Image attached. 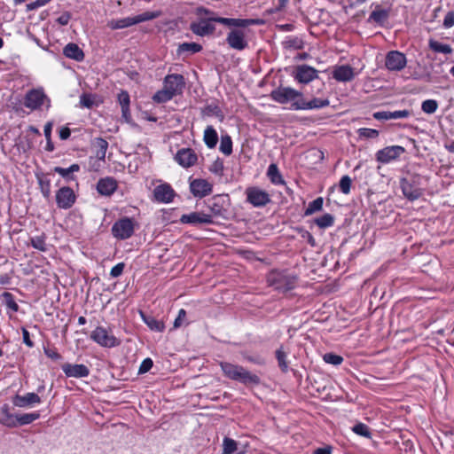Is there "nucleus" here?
Wrapping results in <instances>:
<instances>
[{
	"mask_svg": "<svg viewBox=\"0 0 454 454\" xmlns=\"http://www.w3.org/2000/svg\"><path fill=\"white\" fill-rule=\"evenodd\" d=\"M215 21L227 27H247L252 25H262L264 21L261 19H234L222 17H209L201 19L198 22H192L190 25L191 31L199 36H206L212 35L215 27L211 23Z\"/></svg>",
	"mask_w": 454,
	"mask_h": 454,
	"instance_id": "nucleus-1",
	"label": "nucleus"
},
{
	"mask_svg": "<svg viewBox=\"0 0 454 454\" xmlns=\"http://www.w3.org/2000/svg\"><path fill=\"white\" fill-rule=\"evenodd\" d=\"M219 365L223 375L235 381H239L246 386H257L261 383L260 377L252 373L241 365L228 362H220Z\"/></svg>",
	"mask_w": 454,
	"mask_h": 454,
	"instance_id": "nucleus-2",
	"label": "nucleus"
},
{
	"mask_svg": "<svg viewBox=\"0 0 454 454\" xmlns=\"http://www.w3.org/2000/svg\"><path fill=\"white\" fill-rule=\"evenodd\" d=\"M160 14L161 12L159 11L145 12L143 13L132 17L110 20L107 21L106 26L108 28L112 30L123 29L139 24L141 22L154 20L160 17Z\"/></svg>",
	"mask_w": 454,
	"mask_h": 454,
	"instance_id": "nucleus-3",
	"label": "nucleus"
},
{
	"mask_svg": "<svg viewBox=\"0 0 454 454\" xmlns=\"http://www.w3.org/2000/svg\"><path fill=\"white\" fill-rule=\"evenodd\" d=\"M422 176L418 174L411 175L407 177H403L400 180V187L402 189L403 196L411 200L414 201L420 198L423 194Z\"/></svg>",
	"mask_w": 454,
	"mask_h": 454,
	"instance_id": "nucleus-4",
	"label": "nucleus"
},
{
	"mask_svg": "<svg viewBox=\"0 0 454 454\" xmlns=\"http://www.w3.org/2000/svg\"><path fill=\"white\" fill-rule=\"evenodd\" d=\"M267 281L275 290L286 293L295 287L296 277L280 271H271Z\"/></svg>",
	"mask_w": 454,
	"mask_h": 454,
	"instance_id": "nucleus-5",
	"label": "nucleus"
},
{
	"mask_svg": "<svg viewBox=\"0 0 454 454\" xmlns=\"http://www.w3.org/2000/svg\"><path fill=\"white\" fill-rule=\"evenodd\" d=\"M270 97L272 100L278 104H288L292 103V108L294 109V103L299 102L300 98H302V93L291 87L280 86L273 90Z\"/></svg>",
	"mask_w": 454,
	"mask_h": 454,
	"instance_id": "nucleus-6",
	"label": "nucleus"
},
{
	"mask_svg": "<svg viewBox=\"0 0 454 454\" xmlns=\"http://www.w3.org/2000/svg\"><path fill=\"white\" fill-rule=\"evenodd\" d=\"M111 231L117 239H128L134 234L135 221L127 216L122 217L113 224Z\"/></svg>",
	"mask_w": 454,
	"mask_h": 454,
	"instance_id": "nucleus-7",
	"label": "nucleus"
},
{
	"mask_svg": "<svg viewBox=\"0 0 454 454\" xmlns=\"http://www.w3.org/2000/svg\"><path fill=\"white\" fill-rule=\"evenodd\" d=\"M245 194L247 202L254 207H263L271 201L270 194L257 186L247 187Z\"/></svg>",
	"mask_w": 454,
	"mask_h": 454,
	"instance_id": "nucleus-8",
	"label": "nucleus"
},
{
	"mask_svg": "<svg viewBox=\"0 0 454 454\" xmlns=\"http://www.w3.org/2000/svg\"><path fill=\"white\" fill-rule=\"evenodd\" d=\"M90 339L105 348H114L120 345L121 341L111 334L105 327L98 326L90 333Z\"/></svg>",
	"mask_w": 454,
	"mask_h": 454,
	"instance_id": "nucleus-9",
	"label": "nucleus"
},
{
	"mask_svg": "<svg viewBox=\"0 0 454 454\" xmlns=\"http://www.w3.org/2000/svg\"><path fill=\"white\" fill-rule=\"evenodd\" d=\"M371 7L373 10L369 15L367 22L383 27L390 17L391 7L375 3L372 4Z\"/></svg>",
	"mask_w": 454,
	"mask_h": 454,
	"instance_id": "nucleus-10",
	"label": "nucleus"
},
{
	"mask_svg": "<svg viewBox=\"0 0 454 454\" xmlns=\"http://www.w3.org/2000/svg\"><path fill=\"white\" fill-rule=\"evenodd\" d=\"M317 74L318 71L316 68L303 64L294 67L292 76L297 82L308 84L317 78Z\"/></svg>",
	"mask_w": 454,
	"mask_h": 454,
	"instance_id": "nucleus-11",
	"label": "nucleus"
},
{
	"mask_svg": "<svg viewBox=\"0 0 454 454\" xmlns=\"http://www.w3.org/2000/svg\"><path fill=\"white\" fill-rule=\"evenodd\" d=\"M226 36V43L234 50L243 51L248 46L244 30L241 27H232Z\"/></svg>",
	"mask_w": 454,
	"mask_h": 454,
	"instance_id": "nucleus-12",
	"label": "nucleus"
},
{
	"mask_svg": "<svg viewBox=\"0 0 454 454\" xmlns=\"http://www.w3.org/2000/svg\"><path fill=\"white\" fill-rule=\"evenodd\" d=\"M229 197L228 195H216L209 200V208L211 215L226 218L228 213Z\"/></svg>",
	"mask_w": 454,
	"mask_h": 454,
	"instance_id": "nucleus-13",
	"label": "nucleus"
},
{
	"mask_svg": "<svg viewBox=\"0 0 454 454\" xmlns=\"http://www.w3.org/2000/svg\"><path fill=\"white\" fill-rule=\"evenodd\" d=\"M404 152L405 149L401 145L387 146L376 153V160L380 163L387 164L394 160H396Z\"/></svg>",
	"mask_w": 454,
	"mask_h": 454,
	"instance_id": "nucleus-14",
	"label": "nucleus"
},
{
	"mask_svg": "<svg viewBox=\"0 0 454 454\" xmlns=\"http://www.w3.org/2000/svg\"><path fill=\"white\" fill-rule=\"evenodd\" d=\"M407 64L406 57L397 51H389L385 59V66L389 71H401Z\"/></svg>",
	"mask_w": 454,
	"mask_h": 454,
	"instance_id": "nucleus-15",
	"label": "nucleus"
},
{
	"mask_svg": "<svg viewBox=\"0 0 454 454\" xmlns=\"http://www.w3.org/2000/svg\"><path fill=\"white\" fill-rule=\"evenodd\" d=\"M76 200L74 191L67 186L60 188L56 193V203L59 208L72 207Z\"/></svg>",
	"mask_w": 454,
	"mask_h": 454,
	"instance_id": "nucleus-16",
	"label": "nucleus"
},
{
	"mask_svg": "<svg viewBox=\"0 0 454 454\" xmlns=\"http://www.w3.org/2000/svg\"><path fill=\"white\" fill-rule=\"evenodd\" d=\"M185 86L184 78L182 74H168L164 78V87L174 96L181 94Z\"/></svg>",
	"mask_w": 454,
	"mask_h": 454,
	"instance_id": "nucleus-17",
	"label": "nucleus"
},
{
	"mask_svg": "<svg viewBox=\"0 0 454 454\" xmlns=\"http://www.w3.org/2000/svg\"><path fill=\"white\" fill-rule=\"evenodd\" d=\"M45 100H47L48 103L50 102L43 90H31L25 96L24 106L31 110H35L41 107Z\"/></svg>",
	"mask_w": 454,
	"mask_h": 454,
	"instance_id": "nucleus-18",
	"label": "nucleus"
},
{
	"mask_svg": "<svg viewBox=\"0 0 454 454\" xmlns=\"http://www.w3.org/2000/svg\"><path fill=\"white\" fill-rule=\"evenodd\" d=\"M41 403V397L33 392H28L23 395H16L12 398L13 405L19 408H31Z\"/></svg>",
	"mask_w": 454,
	"mask_h": 454,
	"instance_id": "nucleus-19",
	"label": "nucleus"
},
{
	"mask_svg": "<svg viewBox=\"0 0 454 454\" xmlns=\"http://www.w3.org/2000/svg\"><path fill=\"white\" fill-rule=\"evenodd\" d=\"M61 369L68 378H85L90 375V369L84 364H62Z\"/></svg>",
	"mask_w": 454,
	"mask_h": 454,
	"instance_id": "nucleus-20",
	"label": "nucleus"
},
{
	"mask_svg": "<svg viewBox=\"0 0 454 454\" xmlns=\"http://www.w3.org/2000/svg\"><path fill=\"white\" fill-rule=\"evenodd\" d=\"M175 195V191L168 184H159L153 190L154 200L160 203H170Z\"/></svg>",
	"mask_w": 454,
	"mask_h": 454,
	"instance_id": "nucleus-21",
	"label": "nucleus"
},
{
	"mask_svg": "<svg viewBox=\"0 0 454 454\" xmlns=\"http://www.w3.org/2000/svg\"><path fill=\"white\" fill-rule=\"evenodd\" d=\"M213 185L206 179H194L190 184L191 192L194 197L203 198L212 192Z\"/></svg>",
	"mask_w": 454,
	"mask_h": 454,
	"instance_id": "nucleus-22",
	"label": "nucleus"
},
{
	"mask_svg": "<svg viewBox=\"0 0 454 454\" xmlns=\"http://www.w3.org/2000/svg\"><path fill=\"white\" fill-rule=\"evenodd\" d=\"M180 222L185 224H202V223H213V218L211 215L205 214L202 212H192L190 214L183 215L180 218Z\"/></svg>",
	"mask_w": 454,
	"mask_h": 454,
	"instance_id": "nucleus-23",
	"label": "nucleus"
},
{
	"mask_svg": "<svg viewBox=\"0 0 454 454\" xmlns=\"http://www.w3.org/2000/svg\"><path fill=\"white\" fill-rule=\"evenodd\" d=\"M175 160L180 166L190 168L197 162L198 157L192 149L183 148L177 151Z\"/></svg>",
	"mask_w": 454,
	"mask_h": 454,
	"instance_id": "nucleus-24",
	"label": "nucleus"
},
{
	"mask_svg": "<svg viewBox=\"0 0 454 454\" xmlns=\"http://www.w3.org/2000/svg\"><path fill=\"white\" fill-rule=\"evenodd\" d=\"M330 101L325 98H314L309 101H306L303 97L300 98L299 102L294 103V110H311L320 109L328 106Z\"/></svg>",
	"mask_w": 454,
	"mask_h": 454,
	"instance_id": "nucleus-25",
	"label": "nucleus"
},
{
	"mask_svg": "<svg viewBox=\"0 0 454 454\" xmlns=\"http://www.w3.org/2000/svg\"><path fill=\"white\" fill-rule=\"evenodd\" d=\"M333 78L341 82H350L355 78L354 68L349 65L337 66L333 71Z\"/></svg>",
	"mask_w": 454,
	"mask_h": 454,
	"instance_id": "nucleus-26",
	"label": "nucleus"
},
{
	"mask_svg": "<svg viewBox=\"0 0 454 454\" xmlns=\"http://www.w3.org/2000/svg\"><path fill=\"white\" fill-rule=\"evenodd\" d=\"M118 184L113 177H105L98 180L97 191L104 196H111L117 189Z\"/></svg>",
	"mask_w": 454,
	"mask_h": 454,
	"instance_id": "nucleus-27",
	"label": "nucleus"
},
{
	"mask_svg": "<svg viewBox=\"0 0 454 454\" xmlns=\"http://www.w3.org/2000/svg\"><path fill=\"white\" fill-rule=\"evenodd\" d=\"M245 448L240 447V444L236 440L225 436L223 439L222 454H246Z\"/></svg>",
	"mask_w": 454,
	"mask_h": 454,
	"instance_id": "nucleus-28",
	"label": "nucleus"
},
{
	"mask_svg": "<svg viewBox=\"0 0 454 454\" xmlns=\"http://www.w3.org/2000/svg\"><path fill=\"white\" fill-rule=\"evenodd\" d=\"M411 116V111L409 110H397V111H380L373 114V117L376 120H392V119H405Z\"/></svg>",
	"mask_w": 454,
	"mask_h": 454,
	"instance_id": "nucleus-29",
	"label": "nucleus"
},
{
	"mask_svg": "<svg viewBox=\"0 0 454 454\" xmlns=\"http://www.w3.org/2000/svg\"><path fill=\"white\" fill-rule=\"evenodd\" d=\"M63 54L78 62L82 61L85 57L83 51L74 43H67L63 49Z\"/></svg>",
	"mask_w": 454,
	"mask_h": 454,
	"instance_id": "nucleus-30",
	"label": "nucleus"
},
{
	"mask_svg": "<svg viewBox=\"0 0 454 454\" xmlns=\"http://www.w3.org/2000/svg\"><path fill=\"white\" fill-rule=\"evenodd\" d=\"M117 98H118V102L121 107L122 118L125 121H129L131 118L130 110H129V104H130L129 94L126 90H121L118 93Z\"/></svg>",
	"mask_w": 454,
	"mask_h": 454,
	"instance_id": "nucleus-31",
	"label": "nucleus"
},
{
	"mask_svg": "<svg viewBox=\"0 0 454 454\" xmlns=\"http://www.w3.org/2000/svg\"><path fill=\"white\" fill-rule=\"evenodd\" d=\"M15 419H17V414H12L10 411L8 404H4L0 410V424L13 428L16 427Z\"/></svg>",
	"mask_w": 454,
	"mask_h": 454,
	"instance_id": "nucleus-32",
	"label": "nucleus"
},
{
	"mask_svg": "<svg viewBox=\"0 0 454 454\" xmlns=\"http://www.w3.org/2000/svg\"><path fill=\"white\" fill-rule=\"evenodd\" d=\"M201 114L203 116H207V117L215 116L216 118H218V120L220 121H223V120H224V114H223L222 109L220 108L218 104L214 103V102L210 103V104H207L201 109Z\"/></svg>",
	"mask_w": 454,
	"mask_h": 454,
	"instance_id": "nucleus-33",
	"label": "nucleus"
},
{
	"mask_svg": "<svg viewBox=\"0 0 454 454\" xmlns=\"http://www.w3.org/2000/svg\"><path fill=\"white\" fill-rule=\"evenodd\" d=\"M144 323L152 330L155 332H163L165 325L162 321L156 319L152 316H146L144 312H140Z\"/></svg>",
	"mask_w": 454,
	"mask_h": 454,
	"instance_id": "nucleus-34",
	"label": "nucleus"
},
{
	"mask_svg": "<svg viewBox=\"0 0 454 454\" xmlns=\"http://www.w3.org/2000/svg\"><path fill=\"white\" fill-rule=\"evenodd\" d=\"M203 140L206 145L212 149L215 148L218 142V135L212 126H207L204 130Z\"/></svg>",
	"mask_w": 454,
	"mask_h": 454,
	"instance_id": "nucleus-35",
	"label": "nucleus"
},
{
	"mask_svg": "<svg viewBox=\"0 0 454 454\" xmlns=\"http://www.w3.org/2000/svg\"><path fill=\"white\" fill-rule=\"evenodd\" d=\"M40 418L39 411H34L31 413L17 414V419H15L16 427L19 426L29 425L35 420Z\"/></svg>",
	"mask_w": 454,
	"mask_h": 454,
	"instance_id": "nucleus-36",
	"label": "nucleus"
},
{
	"mask_svg": "<svg viewBox=\"0 0 454 454\" xmlns=\"http://www.w3.org/2000/svg\"><path fill=\"white\" fill-rule=\"evenodd\" d=\"M40 190L44 198L49 199L51 193V179L48 175H41L37 176Z\"/></svg>",
	"mask_w": 454,
	"mask_h": 454,
	"instance_id": "nucleus-37",
	"label": "nucleus"
},
{
	"mask_svg": "<svg viewBox=\"0 0 454 454\" xmlns=\"http://www.w3.org/2000/svg\"><path fill=\"white\" fill-rule=\"evenodd\" d=\"M428 46L434 52H439V53H443V54H451L453 51L450 45L446 44V43H442L434 39L429 40Z\"/></svg>",
	"mask_w": 454,
	"mask_h": 454,
	"instance_id": "nucleus-38",
	"label": "nucleus"
},
{
	"mask_svg": "<svg viewBox=\"0 0 454 454\" xmlns=\"http://www.w3.org/2000/svg\"><path fill=\"white\" fill-rule=\"evenodd\" d=\"M94 145L97 148L96 156L100 160H105L106 150L108 148V143L102 137H97L94 140Z\"/></svg>",
	"mask_w": 454,
	"mask_h": 454,
	"instance_id": "nucleus-39",
	"label": "nucleus"
},
{
	"mask_svg": "<svg viewBox=\"0 0 454 454\" xmlns=\"http://www.w3.org/2000/svg\"><path fill=\"white\" fill-rule=\"evenodd\" d=\"M54 172L59 174L62 177L66 178L67 180H74V177L72 176L73 173L78 172L80 170V166L78 164H72L69 168H61V167H55Z\"/></svg>",
	"mask_w": 454,
	"mask_h": 454,
	"instance_id": "nucleus-40",
	"label": "nucleus"
},
{
	"mask_svg": "<svg viewBox=\"0 0 454 454\" xmlns=\"http://www.w3.org/2000/svg\"><path fill=\"white\" fill-rule=\"evenodd\" d=\"M267 176L270 178V182L274 184H284V180H283V177L278 170V168L274 163H272L269 166L268 170H267Z\"/></svg>",
	"mask_w": 454,
	"mask_h": 454,
	"instance_id": "nucleus-41",
	"label": "nucleus"
},
{
	"mask_svg": "<svg viewBox=\"0 0 454 454\" xmlns=\"http://www.w3.org/2000/svg\"><path fill=\"white\" fill-rule=\"evenodd\" d=\"M30 244L35 249H37L41 252H46L48 250V246L46 244V235L44 233L31 237Z\"/></svg>",
	"mask_w": 454,
	"mask_h": 454,
	"instance_id": "nucleus-42",
	"label": "nucleus"
},
{
	"mask_svg": "<svg viewBox=\"0 0 454 454\" xmlns=\"http://www.w3.org/2000/svg\"><path fill=\"white\" fill-rule=\"evenodd\" d=\"M202 51V46L197 43H184L179 44L177 53L179 55L188 52L194 54Z\"/></svg>",
	"mask_w": 454,
	"mask_h": 454,
	"instance_id": "nucleus-43",
	"label": "nucleus"
},
{
	"mask_svg": "<svg viewBox=\"0 0 454 454\" xmlns=\"http://www.w3.org/2000/svg\"><path fill=\"white\" fill-rule=\"evenodd\" d=\"M219 150L226 156L232 153V140L229 135L222 136Z\"/></svg>",
	"mask_w": 454,
	"mask_h": 454,
	"instance_id": "nucleus-44",
	"label": "nucleus"
},
{
	"mask_svg": "<svg viewBox=\"0 0 454 454\" xmlns=\"http://www.w3.org/2000/svg\"><path fill=\"white\" fill-rule=\"evenodd\" d=\"M276 358L278 360V364L279 368L283 372H286L288 371V363L286 361L287 354L283 349V347H280L276 350Z\"/></svg>",
	"mask_w": 454,
	"mask_h": 454,
	"instance_id": "nucleus-45",
	"label": "nucleus"
},
{
	"mask_svg": "<svg viewBox=\"0 0 454 454\" xmlns=\"http://www.w3.org/2000/svg\"><path fill=\"white\" fill-rule=\"evenodd\" d=\"M315 223L321 229L331 227L334 223V217L331 214H325L315 219Z\"/></svg>",
	"mask_w": 454,
	"mask_h": 454,
	"instance_id": "nucleus-46",
	"label": "nucleus"
},
{
	"mask_svg": "<svg viewBox=\"0 0 454 454\" xmlns=\"http://www.w3.org/2000/svg\"><path fill=\"white\" fill-rule=\"evenodd\" d=\"M324 200L322 197H318L313 201L309 202L307 208L305 209V215H311L316 212H318L323 207Z\"/></svg>",
	"mask_w": 454,
	"mask_h": 454,
	"instance_id": "nucleus-47",
	"label": "nucleus"
},
{
	"mask_svg": "<svg viewBox=\"0 0 454 454\" xmlns=\"http://www.w3.org/2000/svg\"><path fill=\"white\" fill-rule=\"evenodd\" d=\"M286 49L301 50L303 48V42L299 37L289 36L283 42Z\"/></svg>",
	"mask_w": 454,
	"mask_h": 454,
	"instance_id": "nucleus-48",
	"label": "nucleus"
},
{
	"mask_svg": "<svg viewBox=\"0 0 454 454\" xmlns=\"http://www.w3.org/2000/svg\"><path fill=\"white\" fill-rule=\"evenodd\" d=\"M175 96L172 95L165 87L157 91L153 97V99L154 102H157V103H165V102H168L169 100H171Z\"/></svg>",
	"mask_w": 454,
	"mask_h": 454,
	"instance_id": "nucleus-49",
	"label": "nucleus"
},
{
	"mask_svg": "<svg viewBox=\"0 0 454 454\" xmlns=\"http://www.w3.org/2000/svg\"><path fill=\"white\" fill-rule=\"evenodd\" d=\"M438 109V102L435 99H427L421 104V110L427 114H432Z\"/></svg>",
	"mask_w": 454,
	"mask_h": 454,
	"instance_id": "nucleus-50",
	"label": "nucleus"
},
{
	"mask_svg": "<svg viewBox=\"0 0 454 454\" xmlns=\"http://www.w3.org/2000/svg\"><path fill=\"white\" fill-rule=\"evenodd\" d=\"M2 296L4 299V303H5L6 308H8L9 309H11L13 312H17L19 310L20 307H19L18 303L16 302V301L14 300V296L11 293L4 292L2 294Z\"/></svg>",
	"mask_w": 454,
	"mask_h": 454,
	"instance_id": "nucleus-51",
	"label": "nucleus"
},
{
	"mask_svg": "<svg viewBox=\"0 0 454 454\" xmlns=\"http://www.w3.org/2000/svg\"><path fill=\"white\" fill-rule=\"evenodd\" d=\"M352 430L355 434H356L358 435H361V436H364L366 438L372 437V433H371L369 427L364 423L356 424L353 427Z\"/></svg>",
	"mask_w": 454,
	"mask_h": 454,
	"instance_id": "nucleus-52",
	"label": "nucleus"
},
{
	"mask_svg": "<svg viewBox=\"0 0 454 454\" xmlns=\"http://www.w3.org/2000/svg\"><path fill=\"white\" fill-rule=\"evenodd\" d=\"M323 360L326 364L340 365L343 362V357L333 353H326L323 356Z\"/></svg>",
	"mask_w": 454,
	"mask_h": 454,
	"instance_id": "nucleus-53",
	"label": "nucleus"
},
{
	"mask_svg": "<svg viewBox=\"0 0 454 454\" xmlns=\"http://www.w3.org/2000/svg\"><path fill=\"white\" fill-rule=\"evenodd\" d=\"M352 180L348 176H343L340 180V190L344 194H348L350 192Z\"/></svg>",
	"mask_w": 454,
	"mask_h": 454,
	"instance_id": "nucleus-54",
	"label": "nucleus"
},
{
	"mask_svg": "<svg viewBox=\"0 0 454 454\" xmlns=\"http://www.w3.org/2000/svg\"><path fill=\"white\" fill-rule=\"evenodd\" d=\"M357 132L360 137H363L365 138H375L379 136V131L374 129L361 128L358 129Z\"/></svg>",
	"mask_w": 454,
	"mask_h": 454,
	"instance_id": "nucleus-55",
	"label": "nucleus"
},
{
	"mask_svg": "<svg viewBox=\"0 0 454 454\" xmlns=\"http://www.w3.org/2000/svg\"><path fill=\"white\" fill-rule=\"evenodd\" d=\"M43 352L49 358L52 360L58 361L62 358L61 355L58 352L56 348L44 347Z\"/></svg>",
	"mask_w": 454,
	"mask_h": 454,
	"instance_id": "nucleus-56",
	"label": "nucleus"
},
{
	"mask_svg": "<svg viewBox=\"0 0 454 454\" xmlns=\"http://www.w3.org/2000/svg\"><path fill=\"white\" fill-rule=\"evenodd\" d=\"M80 104L86 108H91L94 105L93 97L90 94H82L80 97Z\"/></svg>",
	"mask_w": 454,
	"mask_h": 454,
	"instance_id": "nucleus-57",
	"label": "nucleus"
},
{
	"mask_svg": "<svg viewBox=\"0 0 454 454\" xmlns=\"http://www.w3.org/2000/svg\"><path fill=\"white\" fill-rule=\"evenodd\" d=\"M453 26H454V11H450L446 13V15L443 19L442 27L446 29H449L450 27H452Z\"/></svg>",
	"mask_w": 454,
	"mask_h": 454,
	"instance_id": "nucleus-58",
	"label": "nucleus"
},
{
	"mask_svg": "<svg viewBox=\"0 0 454 454\" xmlns=\"http://www.w3.org/2000/svg\"><path fill=\"white\" fill-rule=\"evenodd\" d=\"M153 364V363L151 358L144 359L139 366L138 373L143 374V373L149 372L152 369Z\"/></svg>",
	"mask_w": 454,
	"mask_h": 454,
	"instance_id": "nucleus-59",
	"label": "nucleus"
},
{
	"mask_svg": "<svg viewBox=\"0 0 454 454\" xmlns=\"http://www.w3.org/2000/svg\"><path fill=\"white\" fill-rule=\"evenodd\" d=\"M125 263L124 262H119L115 266H114L111 269L110 275L112 278H118L120 277L124 270Z\"/></svg>",
	"mask_w": 454,
	"mask_h": 454,
	"instance_id": "nucleus-60",
	"label": "nucleus"
},
{
	"mask_svg": "<svg viewBox=\"0 0 454 454\" xmlns=\"http://www.w3.org/2000/svg\"><path fill=\"white\" fill-rule=\"evenodd\" d=\"M209 170L216 175H222L223 170V162L220 160H215L210 167Z\"/></svg>",
	"mask_w": 454,
	"mask_h": 454,
	"instance_id": "nucleus-61",
	"label": "nucleus"
},
{
	"mask_svg": "<svg viewBox=\"0 0 454 454\" xmlns=\"http://www.w3.org/2000/svg\"><path fill=\"white\" fill-rule=\"evenodd\" d=\"M186 316V311L184 309H181L178 312L176 318L174 321V327L178 328L182 325L183 320Z\"/></svg>",
	"mask_w": 454,
	"mask_h": 454,
	"instance_id": "nucleus-62",
	"label": "nucleus"
},
{
	"mask_svg": "<svg viewBox=\"0 0 454 454\" xmlns=\"http://www.w3.org/2000/svg\"><path fill=\"white\" fill-rule=\"evenodd\" d=\"M71 19V14L68 12H63L58 19L57 22L62 26L68 24Z\"/></svg>",
	"mask_w": 454,
	"mask_h": 454,
	"instance_id": "nucleus-63",
	"label": "nucleus"
},
{
	"mask_svg": "<svg viewBox=\"0 0 454 454\" xmlns=\"http://www.w3.org/2000/svg\"><path fill=\"white\" fill-rule=\"evenodd\" d=\"M23 342L29 348L34 346V342L30 339L29 332L26 328H22Z\"/></svg>",
	"mask_w": 454,
	"mask_h": 454,
	"instance_id": "nucleus-64",
	"label": "nucleus"
}]
</instances>
